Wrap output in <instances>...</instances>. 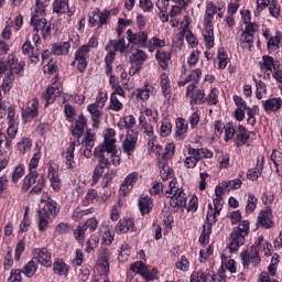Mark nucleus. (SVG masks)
<instances>
[{"label":"nucleus","instance_id":"nucleus-5","mask_svg":"<svg viewBox=\"0 0 282 282\" xmlns=\"http://www.w3.org/2000/svg\"><path fill=\"white\" fill-rule=\"evenodd\" d=\"M31 25L35 32H41L42 39H47L52 34V23L47 22L45 18H39L36 13L31 18Z\"/></svg>","mask_w":282,"mask_h":282},{"label":"nucleus","instance_id":"nucleus-60","mask_svg":"<svg viewBox=\"0 0 282 282\" xmlns=\"http://www.w3.org/2000/svg\"><path fill=\"white\" fill-rule=\"evenodd\" d=\"M206 100L207 105H217V102H219V90L217 88H212Z\"/></svg>","mask_w":282,"mask_h":282},{"label":"nucleus","instance_id":"nucleus-52","mask_svg":"<svg viewBox=\"0 0 282 282\" xmlns=\"http://www.w3.org/2000/svg\"><path fill=\"white\" fill-rule=\"evenodd\" d=\"M39 162H41V148H37L36 152L33 154L32 159L29 162L30 173H34L39 167Z\"/></svg>","mask_w":282,"mask_h":282},{"label":"nucleus","instance_id":"nucleus-20","mask_svg":"<svg viewBox=\"0 0 282 282\" xmlns=\"http://www.w3.org/2000/svg\"><path fill=\"white\" fill-rule=\"evenodd\" d=\"M22 116L23 118H26V120H32V118H36L39 116V99H30Z\"/></svg>","mask_w":282,"mask_h":282},{"label":"nucleus","instance_id":"nucleus-26","mask_svg":"<svg viewBox=\"0 0 282 282\" xmlns=\"http://www.w3.org/2000/svg\"><path fill=\"white\" fill-rule=\"evenodd\" d=\"M158 164L160 171V177L163 182H166V180H173L175 173L173 172V169L169 166V163L166 161H162V159H158Z\"/></svg>","mask_w":282,"mask_h":282},{"label":"nucleus","instance_id":"nucleus-16","mask_svg":"<svg viewBox=\"0 0 282 282\" xmlns=\"http://www.w3.org/2000/svg\"><path fill=\"white\" fill-rule=\"evenodd\" d=\"M264 163H265V156L264 155L258 156L256 167L250 169L247 173L248 180H251V182H257V180L261 177V173H263Z\"/></svg>","mask_w":282,"mask_h":282},{"label":"nucleus","instance_id":"nucleus-1","mask_svg":"<svg viewBox=\"0 0 282 282\" xmlns=\"http://www.w3.org/2000/svg\"><path fill=\"white\" fill-rule=\"evenodd\" d=\"M116 153H118V149H116V130L109 128L106 131L102 144L95 149L94 155L98 159V164L104 159L107 163L105 169H110L111 165L120 166V156Z\"/></svg>","mask_w":282,"mask_h":282},{"label":"nucleus","instance_id":"nucleus-9","mask_svg":"<svg viewBox=\"0 0 282 282\" xmlns=\"http://www.w3.org/2000/svg\"><path fill=\"white\" fill-rule=\"evenodd\" d=\"M62 93L63 86L61 85V82L55 78L51 87H48L43 94V98L45 100L44 106L50 107V105H53V102H55L56 98H58V96H61Z\"/></svg>","mask_w":282,"mask_h":282},{"label":"nucleus","instance_id":"nucleus-42","mask_svg":"<svg viewBox=\"0 0 282 282\" xmlns=\"http://www.w3.org/2000/svg\"><path fill=\"white\" fill-rule=\"evenodd\" d=\"M68 6L69 0H55L53 2V12L56 14H65Z\"/></svg>","mask_w":282,"mask_h":282},{"label":"nucleus","instance_id":"nucleus-18","mask_svg":"<svg viewBox=\"0 0 282 282\" xmlns=\"http://www.w3.org/2000/svg\"><path fill=\"white\" fill-rule=\"evenodd\" d=\"M200 78H202V69L196 68L185 77L184 75H182L181 80L178 82V87H184L188 85V83H192V85H197Z\"/></svg>","mask_w":282,"mask_h":282},{"label":"nucleus","instance_id":"nucleus-47","mask_svg":"<svg viewBox=\"0 0 282 282\" xmlns=\"http://www.w3.org/2000/svg\"><path fill=\"white\" fill-rule=\"evenodd\" d=\"M18 151L22 153V155L30 153V151H32V140H30V138H23L18 142Z\"/></svg>","mask_w":282,"mask_h":282},{"label":"nucleus","instance_id":"nucleus-64","mask_svg":"<svg viewBox=\"0 0 282 282\" xmlns=\"http://www.w3.org/2000/svg\"><path fill=\"white\" fill-rule=\"evenodd\" d=\"M191 282H206V273H204V271L193 272Z\"/></svg>","mask_w":282,"mask_h":282},{"label":"nucleus","instance_id":"nucleus-8","mask_svg":"<svg viewBox=\"0 0 282 282\" xmlns=\"http://www.w3.org/2000/svg\"><path fill=\"white\" fill-rule=\"evenodd\" d=\"M138 130H128L126 133V138L122 141V151L128 156L133 155V152L135 151V147H138Z\"/></svg>","mask_w":282,"mask_h":282},{"label":"nucleus","instance_id":"nucleus-33","mask_svg":"<svg viewBox=\"0 0 282 282\" xmlns=\"http://www.w3.org/2000/svg\"><path fill=\"white\" fill-rule=\"evenodd\" d=\"M74 151H76V141H70L69 147L66 149V151L63 153L65 160H66V166L68 169L74 167Z\"/></svg>","mask_w":282,"mask_h":282},{"label":"nucleus","instance_id":"nucleus-48","mask_svg":"<svg viewBox=\"0 0 282 282\" xmlns=\"http://www.w3.org/2000/svg\"><path fill=\"white\" fill-rule=\"evenodd\" d=\"M111 111H122L124 109V104L122 99L116 97V95H110V104L108 106Z\"/></svg>","mask_w":282,"mask_h":282},{"label":"nucleus","instance_id":"nucleus-7","mask_svg":"<svg viewBox=\"0 0 282 282\" xmlns=\"http://www.w3.org/2000/svg\"><path fill=\"white\" fill-rule=\"evenodd\" d=\"M89 48L87 46H79L75 53L73 65L83 74L87 69V59L89 58Z\"/></svg>","mask_w":282,"mask_h":282},{"label":"nucleus","instance_id":"nucleus-17","mask_svg":"<svg viewBox=\"0 0 282 282\" xmlns=\"http://www.w3.org/2000/svg\"><path fill=\"white\" fill-rule=\"evenodd\" d=\"M8 65L9 72H11L13 75L17 74L18 76H23V69H25V62H19L17 56L10 54L8 56Z\"/></svg>","mask_w":282,"mask_h":282},{"label":"nucleus","instance_id":"nucleus-58","mask_svg":"<svg viewBox=\"0 0 282 282\" xmlns=\"http://www.w3.org/2000/svg\"><path fill=\"white\" fill-rule=\"evenodd\" d=\"M107 100H109V97L107 96V93L99 91V94L96 97V100L93 105H95L96 107H99L101 109H105V105H107Z\"/></svg>","mask_w":282,"mask_h":282},{"label":"nucleus","instance_id":"nucleus-14","mask_svg":"<svg viewBox=\"0 0 282 282\" xmlns=\"http://www.w3.org/2000/svg\"><path fill=\"white\" fill-rule=\"evenodd\" d=\"M97 271L99 272L100 276H107V272H109V250L107 248H101L99 250Z\"/></svg>","mask_w":282,"mask_h":282},{"label":"nucleus","instance_id":"nucleus-30","mask_svg":"<svg viewBox=\"0 0 282 282\" xmlns=\"http://www.w3.org/2000/svg\"><path fill=\"white\" fill-rule=\"evenodd\" d=\"M133 228H134L133 220H131L129 218H124V219L119 220L115 230L118 235H122L124 232H133Z\"/></svg>","mask_w":282,"mask_h":282},{"label":"nucleus","instance_id":"nucleus-35","mask_svg":"<svg viewBox=\"0 0 282 282\" xmlns=\"http://www.w3.org/2000/svg\"><path fill=\"white\" fill-rule=\"evenodd\" d=\"M53 271L54 274H57V276H67V274H69V265L61 260H57L53 263Z\"/></svg>","mask_w":282,"mask_h":282},{"label":"nucleus","instance_id":"nucleus-13","mask_svg":"<svg viewBox=\"0 0 282 282\" xmlns=\"http://www.w3.org/2000/svg\"><path fill=\"white\" fill-rule=\"evenodd\" d=\"M217 215L219 213H207L206 220L207 225L203 226V232L199 237V243H206L210 239V232L213 230V224L217 221Z\"/></svg>","mask_w":282,"mask_h":282},{"label":"nucleus","instance_id":"nucleus-38","mask_svg":"<svg viewBox=\"0 0 282 282\" xmlns=\"http://www.w3.org/2000/svg\"><path fill=\"white\" fill-rule=\"evenodd\" d=\"M105 167H107V163L105 159L100 160V164L95 167L94 175H93V183L91 185L94 186L95 184H98L100 181V177H102V174L105 173Z\"/></svg>","mask_w":282,"mask_h":282},{"label":"nucleus","instance_id":"nucleus-28","mask_svg":"<svg viewBox=\"0 0 282 282\" xmlns=\"http://www.w3.org/2000/svg\"><path fill=\"white\" fill-rule=\"evenodd\" d=\"M22 54H24V56H29L31 63H39V52L34 53V46H32V42H30V40H26L22 45Z\"/></svg>","mask_w":282,"mask_h":282},{"label":"nucleus","instance_id":"nucleus-22","mask_svg":"<svg viewBox=\"0 0 282 282\" xmlns=\"http://www.w3.org/2000/svg\"><path fill=\"white\" fill-rule=\"evenodd\" d=\"M35 254L37 263L45 265V268L52 267V253L47 250V248L36 249Z\"/></svg>","mask_w":282,"mask_h":282},{"label":"nucleus","instance_id":"nucleus-40","mask_svg":"<svg viewBox=\"0 0 282 282\" xmlns=\"http://www.w3.org/2000/svg\"><path fill=\"white\" fill-rule=\"evenodd\" d=\"M258 226H262V228H272V226H274V221H272V214L262 213L258 217Z\"/></svg>","mask_w":282,"mask_h":282},{"label":"nucleus","instance_id":"nucleus-27","mask_svg":"<svg viewBox=\"0 0 282 282\" xmlns=\"http://www.w3.org/2000/svg\"><path fill=\"white\" fill-rule=\"evenodd\" d=\"M85 127H87V118L80 115L75 121V128L73 129V135L76 140H79L85 133Z\"/></svg>","mask_w":282,"mask_h":282},{"label":"nucleus","instance_id":"nucleus-51","mask_svg":"<svg viewBox=\"0 0 282 282\" xmlns=\"http://www.w3.org/2000/svg\"><path fill=\"white\" fill-rule=\"evenodd\" d=\"M23 175H25V165L20 163L18 166H15L11 174L13 184H17V182H19Z\"/></svg>","mask_w":282,"mask_h":282},{"label":"nucleus","instance_id":"nucleus-19","mask_svg":"<svg viewBox=\"0 0 282 282\" xmlns=\"http://www.w3.org/2000/svg\"><path fill=\"white\" fill-rule=\"evenodd\" d=\"M260 69L262 72H274V69H279L281 67V63L274 61V57L269 55H263L262 61L259 62Z\"/></svg>","mask_w":282,"mask_h":282},{"label":"nucleus","instance_id":"nucleus-54","mask_svg":"<svg viewBox=\"0 0 282 282\" xmlns=\"http://www.w3.org/2000/svg\"><path fill=\"white\" fill-rule=\"evenodd\" d=\"M51 3L52 0H35V14H43Z\"/></svg>","mask_w":282,"mask_h":282},{"label":"nucleus","instance_id":"nucleus-62","mask_svg":"<svg viewBox=\"0 0 282 282\" xmlns=\"http://www.w3.org/2000/svg\"><path fill=\"white\" fill-rule=\"evenodd\" d=\"M131 63H144L147 61V53L144 51L138 50L130 57Z\"/></svg>","mask_w":282,"mask_h":282},{"label":"nucleus","instance_id":"nucleus-10","mask_svg":"<svg viewBox=\"0 0 282 282\" xmlns=\"http://www.w3.org/2000/svg\"><path fill=\"white\" fill-rule=\"evenodd\" d=\"M127 39L130 45H135L137 47H149V33L147 31L133 33V31L129 29L127 31Z\"/></svg>","mask_w":282,"mask_h":282},{"label":"nucleus","instance_id":"nucleus-34","mask_svg":"<svg viewBox=\"0 0 282 282\" xmlns=\"http://www.w3.org/2000/svg\"><path fill=\"white\" fill-rule=\"evenodd\" d=\"M250 140V135L246 133V128L243 126H238V130L236 132L235 142L237 147H243L246 142Z\"/></svg>","mask_w":282,"mask_h":282},{"label":"nucleus","instance_id":"nucleus-41","mask_svg":"<svg viewBox=\"0 0 282 282\" xmlns=\"http://www.w3.org/2000/svg\"><path fill=\"white\" fill-rule=\"evenodd\" d=\"M111 47H113L115 52H120V54H124V52H127V44H124L123 37L117 42L110 41L109 45L106 46L107 52H109V50H111Z\"/></svg>","mask_w":282,"mask_h":282},{"label":"nucleus","instance_id":"nucleus-4","mask_svg":"<svg viewBox=\"0 0 282 282\" xmlns=\"http://www.w3.org/2000/svg\"><path fill=\"white\" fill-rule=\"evenodd\" d=\"M111 14H118L117 9H104L100 10L96 8L88 15V25L89 28H102L109 24V20L111 19Z\"/></svg>","mask_w":282,"mask_h":282},{"label":"nucleus","instance_id":"nucleus-36","mask_svg":"<svg viewBox=\"0 0 282 282\" xmlns=\"http://www.w3.org/2000/svg\"><path fill=\"white\" fill-rule=\"evenodd\" d=\"M253 82L256 83V98L258 100H261L262 98H265V96L268 95V85H265V83L257 79L256 77H253Z\"/></svg>","mask_w":282,"mask_h":282},{"label":"nucleus","instance_id":"nucleus-23","mask_svg":"<svg viewBox=\"0 0 282 282\" xmlns=\"http://www.w3.org/2000/svg\"><path fill=\"white\" fill-rule=\"evenodd\" d=\"M87 111L90 113V119L93 122V127L95 129H98L100 127V118H102V108H99V106H96L94 104H90L87 106Z\"/></svg>","mask_w":282,"mask_h":282},{"label":"nucleus","instance_id":"nucleus-25","mask_svg":"<svg viewBox=\"0 0 282 282\" xmlns=\"http://www.w3.org/2000/svg\"><path fill=\"white\" fill-rule=\"evenodd\" d=\"M170 205L172 208H184L186 206V194L184 189H178L170 196Z\"/></svg>","mask_w":282,"mask_h":282},{"label":"nucleus","instance_id":"nucleus-45","mask_svg":"<svg viewBox=\"0 0 282 282\" xmlns=\"http://www.w3.org/2000/svg\"><path fill=\"white\" fill-rule=\"evenodd\" d=\"M173 155H175V143H166L164 153H162L158 160L161 159V162H166L167 160H171Z\"/></svg>","mask_w":282,"mask_h":282},{"label":"nucleus","instance_id":"nucleus-12","mask_svg":"<svg viewBox=\"0 0 282 282\" xmlns=\"http://www.w3.org/2000/svg\"><path fill=\"white\" fill-rule=\"evenodd\" d=\"M242 264L250 265H259L261 263V258H259V248L257 246H251L249 251H243L241 254Z\"/></svg>","mask_w":282,"mask_h":282},{"label":"nucleus","instance_id":"nucleus-49","mask_svg":"<svg viewBox=\"0 0 282 282\" xmlns=\"http://www.w3.org/2000/svg\"><path fill=\"white\" fill-rule=\"evenodd\" d=\"M240 43L248 47V50H252V47H254V35L243 31L240 35Z\"/></svg>","mask_w":282,"mask_h":282},{"label":"nucleus","instance_id":"nucleus-59","mask_svg":"<svg viewBox=\"0 0 282 282\" xmlns=\"http://www.w3.org/2000/svg\"><path fill=\"white\" fill-rule=\"evenodd\" d=\"M223 187L228 191H237V189L241 188V180L236 178L232 181L224 182Z\"/></svg>","mask_w":282,"mask_h":282},{"label":"nucleus","instance_id":"nucleus-63","mask_svg":"<svg viewBox=\"0 0 282 282\" xmlns=\"http://www.w3.org/2000/svg\"><path fill=\"white\" fill-rule=\"evenodd\" d=\"M39 175L36 172H31V175L25 176L24 178V188H30L33 184H36V178Z\"/></svg>","mask_w":282,"mask_h":282},{"label":"nucleus","instance_id":"nucleus-11","mask_svg":"<svg viewBox=\"0 0 282 282\" xmlns=\"http://www.w3.org/2000/svg\"><path fill=\"white\" fill-rule=\"evenodd\" d=\"M47 178L54 193H61V176L58 175V165L50 163L47 167Z\"/></svg>","mask_w":282,"mask_h":282},{"label":"nucleus","instance_id":"nucleus-21","mask_svg":"<svg viewBox=\"0 0 282 282\" xmlns=\"http://www.w3.org/2000/svg\"><path fill=\"white\" fill-rule=\"evenodd\" d=\"M155 58L161 69H163V72H166L169 69V64L171 63L172 58L171 52L164 51L162 48L158 50L155 53Z\"/></svg>","mask_w":282,"mask_h":282},{"label":"nucleus","instance_id":"nucleus-29","mask_svg":"<svg viewBox=\"0 0 282 282\" xmlns=\"http://www.w3.org/2000/svg\"><path fill=\"white\" fill-rule=\"evenodd\" d=\"M262 107L267 113H270V111H280L282 107V99L271 98V99L264 100L262 101Z\"/></svg>","mask_w":282,"mask_h":282},{"label":"nucleus","instance_id":"nucleus-32","mask_svg":"<svg viewBox=\"0 0 282 282\" xmlns=\"http://www.w3.org/2000/svg\"><path fill=\"white\" fill-rule=\"evenodd\" d=\"M70 48L72 44L69 42H63L59 44H53L52 52L55 56H67Z\"/></svg>","mask_w":282,"mask_h":282},{"label":"nucleus","instance_id":"nucleus-6","mask_svg":"<svg viewBox=\"0 0 282 282\" xmlns=\"http://www.w3.org/2000/svg\"><path fill=\"white\" fill-rule=\"evenodd\" d=\"M197 89V85L195 84H189L186 88L185 96L191 98L189 105H192V107L195 105H205V102H207L206 93L204 89Z\"/></svg>","mask_w":282,"mask_h":282},{"label":"nucleus","instance_id":"nucleus-56","mask_svg":"<svg viewBox=\"0 0 282 282\" xmlns=\"http://www.w3.org/2000/svg\"><path fill=\"white\" fill-rule=\"evenodd\" d=\"M117 173L118 172L116 170H108L106 172V174L104 175V178L101 181L102 188H107V186H109V184H111V181L113 180V177H116Z\"/></svg>","mask_w":282,"mask_h":282},{"label":"nucleus","instance_id":"nucleus-15","mask_svg":"<svg viewBox=\"0 0 282 282\" xmlns=\"http://www.w3.org/2000/svg\"><path fill=\"white\" fill-rule=\"evenodd\" d=\"M155 88L151 83L144 82L143 87L137 88L133 93V96H135V99L139 102H147L151 98V94H153V90Z\"/></svg>","mask_w":282,"mask_h":282},{"label":"nucleus","instance_id":"nucleus-46","mask_svg":"<svg viewBox=\"0 0 282 282\" xmlns=\"http://www.w3.org/2000/svg\"><path fill=\"white\" fill-rule=\"evenodd\" d=\"M130 269L132 272H137V274H141L143 279H147L149 268L142 261L134 262L131 264Z\"/></svg>","mask_w":282,"mask_h":282},{"label":"nucleus","instance_id":"nucleus-50","mask_svg":"<svg viewBox=\"0 0 282 282\" xmlns=\"http://www.w3.org/2000/svg\"><path fill=\"white\" fill-rule=\"evenodd\" d=\"M43 212L44 213H58L61 207H58V203L56 200L48 198L46 202H43Z\"/></svg>","mask_w":282,"mask_h":282},{"label":"nucleus","instance_id":"nucleus-3","mask_svg":"<svg viewBox=\"0 0 282 282\" xmlns=\"http://www.w3.org/2000/svg\"><path fill=\"white\" fill-rule=\"evenodd\" d=\"M250 232V221L243 220L241 224L236 227L230 235L229 250L230 252H237L240 246L246 243V237Z\"/></svg>","mask_w":282,"mask_h":282},{"label":"nucleus","instance_id":"nucleus-57","mask_svg":"<svg viewBox=\"0 0 282 282\" xmlns=\"http://www.w3.org/2000/svg\"><path fill=\"white\" fill-rule=\"evenodd\" d=\"M280 43H281V40H279V36H273L269 39L268 41L269 54H274V52H278Z\"/></svg>","mask_w":282,"mask_h":282},{"label":"nucleus","instance_id":"nucleus-53","mask_svg":"<svg viewBox=\"0 0 282 282\" xmlns=\"http://www.w3.org/2000/svg\"><path fill=\"white\" fill-rule=\"evenodd\" d=\"M219 69H226L228 67V54L224 48H219L217 53Z\"/></svg>","mask_w":282,"mask_h":282},{"label":"nucleus","instance_id":"nucleus-24","mask_svg":"<svg viewBox=\"0 0 282 282\" xmlns=\"http://www.w3.org/2000/svg\"><path fill=\"white\" fill-rule=\"evenodd\" d=\"M160 87H161V93L166 100H171V94H173L171 89V78H169V74L162 73L160 75Z\"/></svg>","mask_w":282,"mask_h":282},{"label":"nucleus","instance_id":"nucleus-44","mask_svg":"<svg viewBox=\"0 0 282 282\" xmlns=\"http://www.w3.org/2000/svg\"><path fill=\"white\" fill-rule=\"evenodd\" d=\"M271 161L273 162V164L276 169V173H279V175H282V153H281V151L273 150V152L271 154Z\"/></svg>","mask_w":282,"mask_h":282},{"label":"nucleus","instance_id":"nucleus-2","mask_svg":"<svg viewBox=\"0 0 282 282\" xmlns=\"http://www.w3.org/2000/svg\"><path fill=\"white\" fill-rule=\"evenodd\" d=\"M217 13V6L213 1H207L205 7V15L203 19V37L207 50L215 47V29L213 26V20Z\"/></svg>","mask_w":282,"mask_h":282},{"label":"nucleus","instance_id":"nucleus-31","mask_svg":"<svg viewBox=\"0 0 282 282\" xmlns=\"http://www.w3.org/2000/svg\"><path fill=\"white\" fill-rule=\"evenodd\" d=\"M188 131V123L184 118L176 119V132L175 135L178 140H184L186 138V133Z\"/></svg>","mask_w":282,"mask_h":282},{"label":"nucleus","instance_id":"nucleus-37","mask_svg":"<svg viewBox=\"0 0 282 282\" xmlns=\"http://www.w3.org/2000/svg\"><path fill=\"white\" fill-rule=\"evenodd\" d=\"M138 206L141 213H149L153 210V200L149 196H142L139 198Z\"/></svg>","mask_w":282,"mask_h":282},{"label":"nucleus","instance_id":"nucleus-39","mask_svg":"<svg viewBox=\"0 0 282 282\" xmlns=\"http://www.w3.org/2000/svg\"><path fill=\"white\" fill-rule=\"evenodd\" d=\"M158 47H166V40L160 39L158 36H153L148 42V50H149V52H155V50H158Z\"/></svg>","mask_w":282,"mask_h":282},{"label":"nucleus","instance_id":"nucleus-55","mask_svg":"<svg viewBox=\"0 0 282 282\" xmlns=\"http://www.w3.org/2000/svg\"><path fill=\"white\" fill-rule=\"evenodd\" d=\"M225 129V142H229V140H232L235 138V133H237L235 129V124L232 122L227 123L224 126Z\"/></svg>","mask_w":282,"mask_h":282},{"label":"nucleus","instance_id":"nucleus-43","mask_svg":"<svg viewBox=\"0 0 282 282\" xmlns=\"http://www.w3.org/2000/svg\"><path fill=\"white\" fill-rule=\"evenodd\" d=\"M113 61H116V52L115 51H108V54L105 57V69H106V74L107 76H109V74H111V72H113Z\"/></svg>","mask_w":282,"mask_h":282},{"label":"nucleus","instance_id":"nucleus-61","mask_svg":"<svg viewBox=\"0 0 282 282\" xmlns=\"http://www.w3.org/2000/svg\"><path fill=\"white\" fill-rule=\"evenodd\" d=\"M182 35L185 36V39L191 47H197V45H198L197 36H195V34H193V31H185L182 33Z\"/></svg>","mask_w":282,"mask_h":282}]
</instances>
